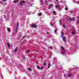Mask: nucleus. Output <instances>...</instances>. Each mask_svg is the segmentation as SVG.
<instances>
[{
    "instance_id": "nucleus-15",
    "label": "nucleus",
    "mask_w": 79,
    "mask_h": 79,
    "mask_svg": "<svg viewBox=\"0 0 79 79\" xmlns=\"http://www.w3.org/2000/svg\"><path fill=\"white\" fill-rule=\"evenodd\" d=\"M42 14L41 13H40L38 14V16H42Z\"/></svg>"
},
{
    "instance_id": "nucleus-48",
    "label": "nucleus",
    "mask_w": 79,
    "mask_h": 79,
    "mask_svg": "<svg viewBox=\"0 0 79 79\" xmlns=\"http://www.w3.org/2000/svg\"><path fill=\"white\" fill-rule=\"evenodd\" d=\"M30 15V13H28V15Z\"/></svg>"
},
{
    "instance_id": "nucleus-54",
    "label": "nucleus",
    "mask_w": 79,
    "mask_h": 79,
    "mask_svg": "<svg viewBox=\"0 0 79 79\" xmlns=\"http://www.w3.org/2000/svg\"><path fill=\"white\" fill-rule=\"evenodd\" d=\"M34 0H32V2H33V1H34Z\"/></svg>"
},
{
    "instance_id": "nucleus-29",
    "label": "nucleus",
    "mask_w": 79,
    "mask_h": 79,
    "mask_svg": "<svg viewBox=\"0 0 79 79\" xmlns=\"http://www.w3.org/2000/svg\"><path fill=\"white\" fill-rule=\"evenodd\" d=\"M57 30L56 29L55 31H54V33H56V32Z\"/></svg>"
},
{
    "instance_id": "nucleus-23",
    "label": "nucleus",
    "mask_w": 79,
    "mask_h": 79,
    "mask_svg": "<svg viewBox=\"0 0 79 79\" xmlns=\"http://www.w3.org/2000/svg\"><path fill=\"white\" fill-rule=\"evenodd\" d=\"M48 3V2H47V1L45 0V3L47 4Z\"/></svg>"
},
{
    "instance_id": "nucleus-7",
    "label": "nucleus",
    "mask_w": 79,
    "mask_h": 79,
    "mask_svg": "<svg viewBox=\"0 0 79 79\" xmlns=\"http://www.w3.org/2000/svg\"><path fill=\"white\" fill-rule=\"evenodd\" d=\"M54 22L53 21H52L50 23V24L52 26H53V25H54V24L53 23Z\"/></svg>"
},
{
    "instance_id": "nucleus-2",
    "label": "nucleus",
    "mask_w": 79,
    "mask_h": 79,
    "mask_svg": "<svg viewBox=\"0 0 79 79\" xmlns=\"http://www.w3.org/2000/svg\"><path fill=\"white\" fill-rule=\"evenodd\" d=\"M24 3H25V1H21L20 2V4L21 6H22Z\"/></svg>"
},
{
    "instance_id": "nucleus-5",
    "label": "nucleus",
    "mask_w": 79,
    "mask_h": 79,
    "mask_svg": "<svg viewBox=\"0 0 79 79\" xmlns=\"http://www.w3.org/2000/svg\"><path fill=\"white\" fill-rule=\"evenodd\" d=\"M37 26L35 25V24H33L31 25V27H37Z\"/></svg>"
},
{
    "instance_id": "nucleus-35",
    "label": "nucleus",
    "mask_w": 79,
    "mask_h": 79,
    "mask_svg": "<svg viewBox=\"0 0 79 79\" xmlns=\"http://www.w3.org/2000/svg\"><path fill=\"white\" fill-rule=\"evenodd\" d=\"M23 59H25V57H24L23 56Z\"/></svg>"
},
{
    "instance_id": "nucleus-6",
    "label": "nucleus",
    "mask_w": 79,
    "mask_h": 79,
    "mask_svg": "<svg viewBox=\"0 0 79 79\" xmlns=\"http://www.w3.org/2000/svg\"><path fill=\"white\" fill-rule=\"evenodd\" d=\"M56 8H58L59 10H61V7H60V5H59L56 6Z\"/></svg>"
},
{
    "instance_id": "nucleus-41",
    "label": "nucleus",
    "mask_w": 79,
    "mask_h": 79,
    "mask_svg": "<svg viewBox=\"0 0 79 79\" xmlns=\"http://www.w3.org/2000/svg\"><path fill=\"white\" fill-rule=\"evenodd\" d=\"M59 21H60V22H61L62 21L61 20H60Z\"/></svg>"
},
{
    "instance_id": "nucleus-58",
    "label": "nucleus",
    "mask_w": 79,
    "mask_h": 79,
    "mask_svg": "<svg viewBox=\"0 0 79 79\" xmlns=\"http://www.w3.org/2000/svg\"><path fill=\"white\" fill-rule=\"evenodd\" d=\"M4 60H5V59H4Z\"/></svg>"
},
{
    "instance_id": "nucleus-12",
    "label": "nucleus",
    "mask_w": 79,
    "mask_h": 79,
    "mask_svg": "<svg viewBox=\"0 0 79 79\" xmlns=\"http://www.w3.org/2000/svg\"><path fill=\"white\" fill-rule=\"evenodd\" d=\"M28 71H31L32 70V69L30 67H29L28 68Z\"/></svg>"
},
{
    "instance_id": "nucleus-31",
    "label": "nucleus",
    "mask_w": 79,
    "mask_h": 79,
    "mask_svg": "<svg viewBox=\"0 0 79 79\" xmlns=\"http://www.w3.org/2000/svg\"><path fill=\"white\" fill-rule=\"evenodd\" d=\"M6 67V66L5 65H3V68H5Z\"/></svg>"
},
{
    "instance_id": "nucleus-57",
    "label": "nucleus",
    "mask_w": 79,
    "mask_h": 79,
    "mask_svg": "<svg viewBox=\"0 0 79 79\" xmlns=\"http://www.w3.org/2000/svg\"><path fill=\"white\" fill-rule=\"evenodd\" d=\"M5 19H6V18H5Z\"/></svg>"
},
{
    "instance_id": "nucleus-59",
    "label": "nucleus",
    "mask_w": 79,
    "mask_h": 79,
    "mask_svg": "<svg viewBox=\"0 0 79 79\" xmlns=\"http://www.w3.org/2000/svg\"><path fill=\"white\" fill-rule=\"evenodd\" d=\"M31 6H32V5H31Z\"/></svg>"
},
{
    "instance_id": "nucleus-1",
    "label": "nucleus",
    "mask_w": 79,
    "mask_h": 79,
    "mask_svg": "<svg viewBox=\"0 0 79 79\" xmlns=\"http://www.w3.org/2000/svg\"><path fill=\"white\" fill-rule=\"evenodd\" d=\"M19 22H18L17 23V25L16 26V30L15 31V33H16L17 32V30H18V27H19Z\"/></svg>"
},
{
    "instance_id": "nucleus-14",
    "label": "nucleus",
    "mask_w": 79,
    "mask_h": 79,
    "mask_svg": "<svg viewBox=\"0 0 79 79\" xmlns=\"http://www.w3.org/2000/svg\"><path fill=\"white\" fill-rule=\"evenodd\" d=\"M42 1H43V0H40V2L41 3H42V5H43V4H44V2H43Z\"/></svg>"
},
{
    "instance_id": "nucleus-47",
    "label": "nucleus",
    "mask_w": 79,
    "mask_h": 79,
    "mask_svg": "<svg viewBox=\"0 0 79 79\" xmlns=\"http://www.w3.org/2000/svg\"><path fill=\"white\" fill-rule=\"evenodd\" d=\"M56 1V2H58V0H55Z\"/></svg>"
},
{
    "instance_id": "nucleus-38",
    "label": "nucleus",
    "mask_w": 79,
    "mask_h": 79,
    "mask_svg": "<svg viewBox=\"0 0 79 79\" xmlns=\"http://www.w3.org/2000/svg\"><path fill=\"white\" fill-rule=\"evenodd\" d=\"M46 64H46V63H45L44 64V66H45L46 65Z\"/></svg>"
},
{
    "instance_id": "nucleus-52",
    "label": "nucleus",
    "mask_w": 79,
    "mask_h": 79,
    "mask_svg": "<svg viewBox=\"0 0 79 79\" xmlns=\"http://www.w3.org/2000/svg\"><path fill=\"white\" fill-rule=\"evenodd\" d=\"M57 66V67H58V66Z\"/></svg>"
},
{
    "instance_id": "nucleus-11",
    "label": "nucleus",
    "mask_w": 79,
    "mask_h": 79,
    "mask_svg": "<svg viewBox=\"0 0 79 79\" xmlns=\"http://www.w3.org/2000/svg\"><path fill=\"white\" fill-rule=\"evenodd\" d=\"M77 20H78L79 21L78 22V23H79V17L78 16H77Z\"/></svg>"
},
{
    "instance_id": "nucleus-56",
    "label": "nucleus",
    "mask_w": 79,
    "mask_h": 79,
    "mask_svg": "<svg viewBox=\"0 0 79 79\" xmlns=\"http://www.w3.org/2000/svg\"><path fill=\"white\" fill-rule=\"evenodd\" d=\"M78 31H79V29L78 30Z\"/></svg>"
},
{
    "instance_id": "nucleus-33",
    "label": "nucleus",
    "mask_w": 79,
    "mask_h": 79,
    "mask_svg": "<svg viewBox=\"0 0 79 79\" xmlns=\"http://www.w3.org/2000/svg\"><path fill=\"white\" fill-rule=\"evenodd\" d=\"M43 68H44V66L42 67L41 68V69H43Z\"/></svg>"
},
{
    "instance_id": "nucleus-10",
    "label": "nucleus",
    "mask_w": 79,
    "mask_h": 79,
    "mask_svg": "<svg viewBox=\"0 0 79 79\" xmlns=\"http://www.w3.org/2000/svg\"><path fill=\"white\" fill-rule=\"evenodd\" d=\"M63 40L64 41V42H65V40H66V39H65V38L64 37H63Z\"/></svg>"
},
{
    "instance_id": "nucleus-34",
    "label": "nucleus",
    "mask_w": 79,
    "mask_h": 79,
    "mask_svg": "<svg viewBox=\"0 0 79 79\" xmlns=\"http://www.w3.org/2000/svg\"><path fill=\"white\" fill-rule=\"evenodd\" d=\"M2 1H3V2H5V1H6V0H2Z\"/></svg>"
},
{
    "instance_id": "nucleus-26",
    "label": "nucleus",
    "mask_w": 79,
    "mask_h": 79,
    "mask_svg": "<svg viewBox=\"0 0 79 79\" xmlns=\"http://www.w3.org/2000/svg\"><path fill=\"white\" fill-rule=\"evenodd\" d=\"M63 27H64V28H65V27H66L65 24H64V26H63Z\"/></svg>"
},
{
    "instance_id": "nucleus-3",
    "label": "nucleus",
    "mask_w": 79,
    "mask_h": 79,
    "mask_svg": "<svg viewBox=\"0 0 79 79\" xmlns=\"http://www.w3.org/2000/svg\"><path fill=\"white\" fill-rule=\"evenodd\" d=\"M73 3H77V4H78L79 5V1H77L76 0H73Z\"/></svg>"
},
{
    "instance_id": "nucleus-21",
    "label": "nucleus",
    "mask_w": 79,
    "mask_h": 79,
    "mask_svg": "<svg viewBox=\"0 0 79 79\" xmlns=\"http://www.w3.org/2000/svg\"><path fill=\"white\" fill-rule=\"evenodd\" d=\"M17 2H18V1H16V0L14 1V3H16Z\"/></svg>"
},
{
    "instance_id": "nucleus-27",
    "label": "nucleus",
    "mask_w": 79,
    "mask_h": 79,
    "mask_svg": "<svg viewBox=\"0 0 79 79\" xmlns=\"http://www.w3.org/2000/svg\"><path fill=\"white\" fill-rule=\"evenodd\" d=\"M70 21H72V18H71V17L70 18Z\"/></svg>"
},
{
    "instance_id": "nucleus-19",
    "label": "nucleus",
    "mask_w": 79,
    "mask_h": 79,
    "mask_svg": "<svg viewBox=\"0 0 79 79\" xmlns=\"http://www.w3.org/2000/svg\"><path fill=\"white\" fill-rule=\"evenodd\" d=\"M65 10L66 11H68V7H66L65 8Z\"/></svg>"
},
{
    "instance_id": "nucleus-32",
    "label": "nucleus",
    "mask_w": 79,
    "mask_h": 79,
    "mask_svg": "<svg viewBox=\"0 0 79 79\" xmlns=\"http://www.w3.org/2000/svg\"><path fill=\"white\" fill-rule=\"evenodd\" d=\"M72 34H74V32H72Z\"/></svg>"
},
{
    "instance_id": "nucleus-25",
    "label": "nucleus",
    "mask_w": 79,
    "mask_h": 79,
    "mask_svg": "<svg viewBox=\"0 0 79 79\" xmlns=\"http://www.w3.org/2000/svg\"><path fill=\"white\" fill-rule=\"evenodd\" d=\"M55 13H56V12H55V11H53V14H55Z\"/></svg>"
},
{
    "instance_id": "nucleus-17",
    "label": "nucleus",
    "mask_w": 79,
    "mask_h": 79,
    "mask_svg": "<svg viewBox=\"0 0 79 79\" xmlns=\"http://www.w3.org/2000/svg\"><path fill=\"white\" fill-rule=\"evenodd\" d=\"M7 31H8V32H10V28H7Z\"/></svg>"
},
{
    "instance_id": "nucleus-49",
    "label": "nucleus",
    "mask_w": 79,
    "mask_h": 79,
    "mask_svg": "<svg viewBox=\"0 0 79 79\" xmlns=\"http://www.w3.org/2000/svg\"><path fill=\"white\" fill-rule=\"evenodd\" d=\"M51 6H53V4H52Z\"/></svg>"
},
{
    "instance_id": "nucleus-53",
    "label": "nucleus",
    "mask_w": 79,
    "mask_h": 79,
    "mask_svg": "<svg viewBox=\"0 0 79 79\" xmlns=\"http://www.w3.org/2000/svg\"><path fill=\"white\" fill-rule=\"evenodd\" d=\"M64 76H65V75H64Z\"/></svg>"
},
{
    "instance_id": "nucleus-20",
    "label": "nucleus",
    "mask_w": 79,
    "mask_h": 79,
    "mask_svg": "<svg viewBox=\"0 0 79 79\" xmlns=\"http://www.w3.org/2000/svg\"><path fill=\"white\" fill-rule=\"evenodd\" d=\"M8 47H10V43H8Z\"/></svg>"
},
{
    "instance_id": "nucleus-50",
    "label": "nucleus",
    "mask_w": 79,
    "mask_h": 79,
    "mask_svg": "<svg viewBox=\"0 0 79 79\" xmlns=\"http://www.w3.org/2000/svg\"><path fill=\"white\" fill-rule=\"evenodd\" d=\"M70 13H72V11H70Z\"/></svg>"
},
{
    "instance_id": "nucleus-43",
    "label": "nucleus",
    "mask_w": 79,
    "mask_h": 79,
    "mask_svg": "<svg viewBox=\"0 0 79 79\" xmlns=\"http://www.w3.org/2000/svg\"><path fill=\"white\" fill-rule=\"evenodd\" d=\"M47 34H49V32H47Z\"/></svg>"
},
{
    "instance_id": "nucleus-30",
    "label": "nucleus",
    "mask_w": 79,
    "mask_h": 79,
    "mask_svg": "<svg viewBox=\"0 0 79 79\" xmlns=\"http://www.w3.org/2000/svg\"><path fill=\"white\" fill-rule=\"evenodd\" d=\"M25 38V36H23L22 38V39H24Z\"/></svg>"
},
{
    "instance_id": "nucleus-40",
    "label": "nucleus",
    "mask_w": 79,
    "mask_h": 79,
    "mask_svg": "<svg viewBox=\"0 0 79 79\" xmlns=\"http://www.w3.org/2000/svg\"><path fill=\"white\" fill-rule=\"evenodd\" d=\"M28 4H31V2H28Z\"/></svg>"
},
{
    "instance_id": "nucleus-55",
    "label": "nucleus",
    "mask_w": 79,
    "mask_h": 79,
    "mask_svg": "<svg viewBox=\"0 0 79 79\" xmlns=\"http://www.w3.org/2000/svg\"><path fill=\"white\" fill-rule=\"evenodd\" d=\"M16 79H18V78H16Z\"/></svg>"
},
{
    "instance_id": "nucleus-44",
    "label": "nucleus",
    "mask_w": 79,
    "mask_h": 79,
    "mask_svg": "<svg viewBox=\"0 0 79 79\" xmlns=\"http://www.w3.org/2000/svg\"><path fill=\"white\" fill-rule=\"evenodd\" d=\"M51 48V49H52V47H51L50 48Z\"/></svg>"
},
{
    "instance_id": "nucleus-4",
    "label": "nucleus",
    "mask_w": 79,
    "mask_h": 79,
    "mask_svg": "<svg viewBox=\"0 0 79 79\" xmlns=\"http://www.w3.org/2000/svg\"><path fill=\"white\" fill-rule=\"evenodd\" d=\"M61 48L62 49V50H63V52H62L61 53L62 54H64V52H65V51H64V48L63 47H61Z\"/></svg>"
},
{
    "instance_id": "nucleus-51",
    "label": "nucleus",
    "mask_w": 79,
    "mask_h": 79,
    "mask_svg": "<svg viewBox=\"0 0 79 79\" xmlns=\"http://www.w3.org/2000/svg\"><path fill=\"white\" fill-rule=\"evenodd\" d=\"M22 44H23V43H22Z\"/></svg>"
},
{
    "instance_id": "nucleus-28",
    "label": "nucleus",
    "mask_w": 79,
    "mask_h": 79,
    "mask_svg": "<svg viewBox=\"0 0 79 79\" xmlns=\"http://www.w3.org/2000/svg\"><path fill=\"white\" fill-rule=\"evenodd\" d=\"M37 68L39 69H40V67H39V66H37Z\"/></svg>"
},
{
    "instance_id": "nucleus-42",
    "label": "nucleus",
    "mask_w": 79,
    "mask_h": 79,
    "mask_svg": "<svg viewBox=\"0 0 79 79\" xmlns=\"http://www.w3.org/2000/svg\"><path fill=\"white\" fill-rule=\"evenodd\" d=\"M49 7L50 8V7H51V5H49Z\"/></svg>"
},
{
    "instance_id": "nucleus-22",
    "label": "nucleus",
    "mask_w": 79,
    "mask_h": 79,
    "mask_svg": "<svg viewBox=\"0 0 79 79\" xmlns=\"http://www.w3.org/2000/svg\"><path fill=\"white\" fill-rule=\"evenodd\" d=\"M5 60L6 61H7V60H8V58L7 57H6L5 58Z\"/></svg>"
},
{
    "instance_id": "nucleus-24",
    "label": "nucleus",
    "mask_w": 79,
    "mask_h": 79,
    "mask_svg": "<svg viewBox=\"0 0 79 79\" xmlns=\"http://www.w3.org/2000/svg\"><path fill=\"white\" fill-rule=\"evenodd\" d=\"M78 68L79 67L77 66H76L75 67V68Z\"/></svg>"
},
{
    "instance_id": "nucleus-37",
    "label": "nucleus",
    "mask_w": 79,
    "mask_h": 79,
    "mask_svg": "<svg viewBox=\"0 0 79 79\" xmlns=\"http://www.w3.org/2000/svg\"><path fill=\"white\" fill-rule=\"evenodd\" d=\"M23 79H27L25 77H23Z\"/></svg>"
},
{
    "instance_id": "nucleus-39",
    "label": "nucleus",
    "mask_w": 79,
    "mask_h": 79,
    "mask_svg": "<svg viewBox=\"0 0 79 79\" xmlns=\"http://www.w3.org/2000/svg\"><path fill=\"white\" fill-rule=\"evenodd\" d=\"M72 20H73V21H74V18H72Z\"/></svg>"
},
{
    "instance_id": "nucleus-36",
    "label": "nucleus",
    "mask_w": 79,
    "mask_h": 79,
    "mask_svg": "<svg viewBox=\"0 0 79 79\" xmlns=\"http://www.w3.org/2000/svg\"><path fill=\"white\" fill-rule=\"evenodd\" d=\"M60 24L61 25H63V24H62V23H61V22H60Z\"/></svg>"
},
{
    "instance_id": "nucleus-18",
    "label": "nucleus",
    "mask_w": 79,
    "mask_h": 79,
    "mask_svg": "<svg viewBox=\"0 0 79 79\" xmlns=\"http://www.w3.org/2000/svg\"><path fill=\"white\" fill-rule=\"evenodd\" d=\"M50 66H51V64H50V63L49 64V65H48V68H50Z\"/></svg>"
},
{
    "instance_id": "nucleus-45",
    "label": "nucleus",
    "mask_w": 79,
    "mask_h": 79,
    "mask_svg": "<svg viewBox=\"0 0 79 79\" xmlns=\"http://www.w3.org/2000/svg\"><path fill=\"white\" fill-rule=\"evenodd\" d=\"M27 52H29V50H27Z\"/></svg>"
},
{
    "instance_id": "nucleus-8",
    "label": "nucleus",
    "mask_w": 79,
    "mask_h": 79,
    "mask_svg": "<svg viewBox=\"0 0 79 79\" xmlns=\"http://www.w3.org/2000/svg\"><path fill=\"white\" fill-rule=\"evenodd\" d=\"M53 60H54V63H56L57 60H56V58H54L53 59Z\"/></svg>"
},
{
    "instance_id": "nucleus-46",
    "label": "nucleus",
    "mask_w": 79,
    "mask_h": 79,
    "mask_svg": "<svg viewBox=\"0 0 79 79\" xmlns=\"http://www.w3.org/2000/svg\"><path fill=\"white\" fill-rule=\"evenodd\" d=\"M77 47L75 48V49H77Z\"/></svg>"
},
{
    "instance_id": "nucleus-16",
    "label": "nucleus",
    "mask_w": 79,
    "mask_h": 79,
    "mask_svg": "<svg viewBox=\"0 0 79 79\" xmlns=\"http://www.w3.org/2000/svg\"><path fill=\"white\" fill-rule=\"evenodd\" d=\"M17 50H18V47H16L15 50V51L16 52V51H17Z\"/></svg>"
},
{
    "instance_id": "nucleus-13",
    "label": "nucleus",
    "mask_w": 79,
    "mask_h": 79,
    "mask_svg": "<svg viewBox=\"0 0 79 79\" xmlns=\"http://www.w3.org/2000/svg\"><path fill=\"white\" fill-rule=\"evenodd\" d=\"M61 35L60 37H63V32L62 31H61Z\"/></svg>"
},
{
    "instance_id": "nucleus-9",
    "label": "nucleus",
    "mask_w": 79,
    "mask_h": 79,
    "mask_svg": "<svg viewBox=\"0 0 79 79\" xmlns=\"http://www.w3.org/2000/svg\"><path fill=\"white\" fill-rule=\"evenodd\" d=\"M71 76H72V75L70 74H69L68 75V77H71Z\"/></svg>"
}]
</instances>
